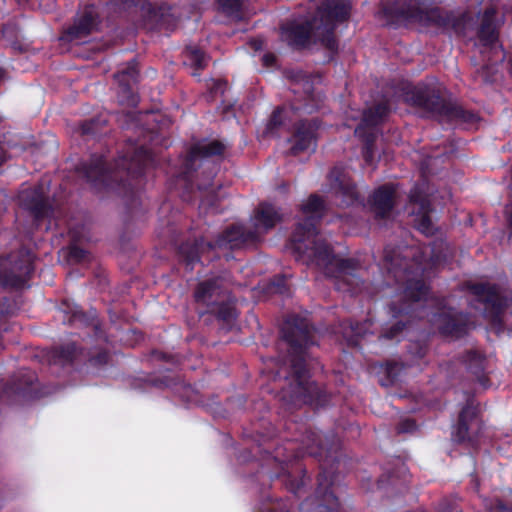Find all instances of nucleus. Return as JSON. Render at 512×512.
<instances>
[{
  "instance_id": "nucleus-6",
  "label": "nucleus",
  "mask_w": 512,
  "mask_h": 512,
  "mask_svg": "<svg viewBox=\"0 0 512 512\" xmlns=\"http://www.w3.org/2000/svg\"><path fill=\"white\" fill-rule=\"evenodd\" d=\"M225 150V144L219 140L201 141L190 147L176 177V184L183 188L182 197L185 201H191L198 191L206 193L201 199L202 205L215 204L217 195L213 190V181L217 168L208 159L214 156L223 157Z\"/></svg>"
},
{
  "instance_id": "nucleus-15",
  "label": "nucleus",
  "mask_w": 512,
  "mask_h": 512,
  "mask_svg": "<svg viewBox=\"0 0 512 512\" xmlns=\"http://www.w3.org/2000/svg\"><path fill=\"white\" fill-rule=\"evenodd\" d=\"M57 313L58 318L64 324L77 328L92 327L95 339L107 342V337L97 319L96 310L86 313L79 306L70 303L68 300H63L57 309Z\"/></svg>"
},
{
  "instance_id": "nucleus-37",
  "label": "nucleus",
  "mask_w": 512,
  "mask_h": 512,
  "mask_svg": "<svg viewBox=\"0 0 512 512\" xmlns=\"http://www.w3.org/2000/svg\"><path fill=\"white\" fill-rule=\"evenodd\" d=\"M151 384H152V386L157 387V388L175 389L177 386H182L183 383H182L180 376H178V375H174V376L165 375V376L155 377V378L151 379Z\"/></svg>"
},
{
  "instance_id": "nucleus-3",
  "label": "nucleus",
  "mask_w": 512,
  "mask_h": 512,
  "mask_svg": "<svg viewBox=\"0 0 512 512\" xmlns=\"http://www.w3.org/2000/svg\"><path fill=\"white\" fill-rule=\"evenodd\" d=\"M153 162L151 149L128 145L113 163L102 154L94 153L81 162L77 171L97 191L115 190L124 199L128 214L133 217L140 203V190L146 168Z\"/></svg>"
},
{
  "instance_id": "nucleus-13",
  "label": "nucleus",
  "mask_w": 512,
  "mask_h": 512,
  "mask_svg": "<svg viewBox=\"0 0 512 512\" xmlns=\"http://www.w3.org/2000/svg\"><path fill=\"white\" fill-rule=\"evenodd\" d=\"M470 292L482 303L483 317L490 325L501 331L504 328V314L508 307V298L500 291L497 284L488 282L473 283L469 286Z\"/></svg>"
},
{
  "instance_id": "nucleus-28",
  "label": "nucleus",
  "mask_w": 512,
  "mask_h": 512,
  "mask_svg": "<svg viewBox=\"0 0 512 512\" xmlns=\"http://www.w3.org/2000/svg\"><path fill=\"white\" fill-rule=\"evenodd\" d=\"M138 75V63L135 59L129 61L123 69L119 70L115 74V79L117 80L122 93L126 95L130 104H135L137 102L136 96L134 95L131 88V82H135L138 78Z\"/></svg>"
},
{
  "instance_id": "nucleus-39",
  "label": "nucleus",
  "mask_w": 512,
  "mask_h": 512,
  "mask_svg": "<svg viewBox=\"0 0 512 512\" xmlns=\"http://www.w3.org/2000/svg\"><path fill=\"white\" fill-rule=\"evenodd\" d=\"M417 430V423L412 418H405L401 420L396 426L398 434L413 433Z\"/></svg>"
},
{
  "instance_id": "nucleus-48",
  "label": "nucleus",
  "mask_w": 512,
  "mask_h": 512,
  "mask_svg": "<svg viewBox=\"0 0 512 512\" xmlns=\"http://www.w3.org/2000/svg\"><path fill=\"white\" fill-rule=\"evenodd\" d=\"M426 351H427L426 347H422V346L419 347L418 352H417L418 357L423 358L426 355Z\"/></svg>"
},
{
  "instance_id": "nucleus-30",
  "label": "nucleus",
  "mask_w": 512,
  "mask_h": 512,
  "mask_svg": "<svg viewBox=\"0 0 512 512\" xmlns=\"http://www.w3.org/2000/svg\"><path fill=\"white\" fill-rule=\"evenodd\" d=\"M254 219L256 227L269 230L281 221V215L274 205L261 202L255 210Z\"/></svg>"
},
{
  "instance_id": "nucleus-42",
  "label": "nucleus",
  "mask_w": 512,
  "mask_h": 512,
  "mask_svg": "<svg viewBox=\"0 0 512 512\" xmlns=\"http://www.w3.org/2000/svg\"><path fill=\"white\" fill-rule=\"evenodd\" d=\"M492 512H512V506L506 505L502 500H497Z\"/></svg>"
},
{
  "instance_id": "nucleus-45",
  "label": "nucleus",
  "mask_w": 512,
  "mask_h": 512,
  "mask_svg": "<svg viewBox=\"0 0 512 512\" xmlns=\"http://www.w3.org/2000/svg\"><path fill=\"white\" fill-rule=\"evenodd\" d=\"M276 61V57L271 54V53H267L263 56V63L265 66H272Z\"/></svg>"
},
{
  "instance_id": "nucleus-18",
  "label": "nucleus",
  "mask_w": 512,
  "mask_h": 512,
  "mask_svg": "<svg viewBox=\"0 0 512 512\" xmlns=\"http://www.w3.org/2000/svg\"><path fill=\"white\" fill-rule=\"evenodd\" d=\"M328 179L334 196L340 200V206L349 207L362 202L356 183L342 168L334 167L330 171Z\"/></svg>"
},
{
  "instance_id": "nucleus-11",
  "label": "nucleus",
  "mask_w": 512,
  "mask_h": 512,
  "mask_svg": "<svg viewBox=\"0 0 512 512\" xmlns=\"http://www.w3.org/2000/svg\"><path fill=\"white\" fill-rule=\"evenodd\" d=\"M390 110L388 101L372 105L363 111L362 119L355 128L354 133L362 142V157L367 165H372L374 162L377 127L384 122Z\"/></svg>"
},
{
  "instance_id": "nucleus-20",
  "label": "nucleus",
  "mask_w": 512,
  "mask_h": 512,
  "mask_svg": "<svg viewBox=\"0 0 512 512\" xmlns=\"http://www.w3.org/2000/svg\"><path fill=\"white\" fill-rule=\"evenodd\" d=\"M313 34L319 39L317 26L313 19L302 23L291 21L281 26L282 38L295 50L307 48Z\"/></svg>"
},
{
  "instance_id": "nucleus-4",
  "label": "nucleus",
  "mask_w": 512,
  "mask_h": 512,
  "mask_svg": "<svg viewBox=\"0 0 512 512\" xmlns=\"http://www.w3.org/2000/svg\"><path fill=\"white\" fill-rule=\"evenodd\" d=\"M281 332L289 346L291 370L295 379V385L284 392L283 398H288V403L294 407L304 404L325 407L330 402V395L323 387L308 380L306 366L307 349L316 344L315 328L306 318L292 314L285 319Z\"/></svg>"
},
{
  "instance_id": "nucleus-29",
  "label": "nucleus",
  "mask_w": 512,
  "mask_h": 512,
  "mask_svg": "<svg viewBox=\"0 0 512 512\" xmlns=\"http://www.w3.org/2000/svg\"><path fill=\"white\" fill-rule=\"evenodd\" d=\"M206 312L213 315L219 322L231 325L237 318L236 300L231 292L225 298L214 303L206 309Z\"/></svg>"
},
{
  "instance_id": "nucleus-10",
  "label": "nucleus",
  "mask_w": 512,
  "mask_h": 512,
  "mask_svg": "<svg viewBox=\"0 0 512 512\" xmlns=\"http://www.w3.org/2000/svg\"><path fill=\"white\" fill-rule=\"evenodd\" d=\"M350 0H322L316 9L313 21L317 26L320 44L332 55L338 53V39L335 30L348 21L351 15Z\"/></svg>"
},
{
  "instance_id": "nucleus-34",
  "label": "nucleus",
  "mask_w": 512,
  "mask_h": 512,
  "mask_svg": "<svg viewBox=\"0 0 512 512\" xmlns=\"http://www.w3.org/2000/svg\"><path fill=\"white\" fill-rule=\"evenodd\" d=\"M288 111L283 106L276 107L272 114L269 117V120L266 125V130L268 133L273 134L277 132L282 126L285 125L287 120Z\"/></svg>"
},
{
  "instance_id": "nucleus-22",
  "label": "nucleus",
  "mask_w": 512,
  "mask_h": 512,
  "mask_svg": "<svg viewBox=\"0 0 512 512\" xmlns=\"http://www.w3.org/2000/svg\"><path fill=\"white\" fill-rule=\"evenodd\" d=\"M230 291L224 286L222 277H212L201 281L194 290V300L197 304L206 306L208 309L214 303L225 298Z\"/></svg>"
},
{
  "instance_id": "nucleus-7",
  "label": "nucleus",
  "mask_w": 512,
  "mask_h": 512,
  "mask_svg": "<svg viewBox=\"0 0 512 512\" xmlns=\"http://www.w3.org/2000/svg\"><path fill=\"white\" fill-rule=\"evenodd\" d=\"M380 12L394 27L416 23L457 30L464 25L463 17L438 7L436 0H381Z\"/></svg>"
},
{
  "instance_id": "nucleus-32",
  "label": "nucleus",
  "mask_w": 512,
  "mask_h": 512,
  "mask_svg": "<svg viewBox=\"0 0 512 512\" xmlns=\"http://www.w3.org/2000/svg\"><path fill=\"white\" fill-rule=\"evenodd\" d=\"M139 0H107L105 1L108 16L111 18L122 17L135 10Z\"/></svg>"
},
{
  "instance_id": "nucleus-35",
  "label": "nucleus",
  "mask_w": 512,
  "mask_h": 512,
  "mask_svg": "<svg viewBox=\"0 0 512 512\" xmlns=\"http://www.w3.org/2000/svg\"><path fill=\"white\" fill-rule=\"evenodd\" d=\"M106 121L101 120L99 117H92L86 119L79 124V132L82 136H96L99 134Z\"/></svg>"
},
{
  "instance_id": "nucleus-46",
  "label": "nucleus",
  "mask_w": 512,
  "mask_h": 512,
  "mask_svg": "<svg viewBox=\"0 0 512 512\" xmlns=\"http://www.w3.org/2000/svg\"><path fill=\"white\" fill-rule=\"evenodd\" d=\"M285 277L284 276H279V277H275L272 284L281 288V287H285Z\"/></svg>"
},
{
  "instance_id": "nucleus-44",
  "label": "nucleus",
  "mask_w": 512,
  "mask_h": 512,
  "mask_svg": "<svg viewBox=\"0 0 512 512\" xmlns=\"http://www.w3.org/2000/svg\"><path fill=\"white\" fill-rule=\"evenodd\" d=\"M508 240L512 242V209L507 211Z\"/></svg>"
},
{
  "instance_id": "nucleus-2",
  "label": "nucleus",
  "mask_w": 512,
  "mask_h": 512,
  "mask_svg": "<svg viewBox=\"0 0 512 512\" xmlns=\"http://www.w3.org/2000/svg\"><path fill=\"white\" fill-rule=\"evenodd\" d=\"M325 209L324 200L317 194H311L301 205L306 217L297 223L293 231V251L298 260L316 266L327 277L335 278L338 290L350 291L359 283L358 262L351 258H340L326 240L317 237V226Z\"/></svg>"
},
{
  "instance_id": "nucleus-9",
  "label": "nucleus",
  "mask_w": 512,
  "mask_h": 512,
  "mask_svg": "<svg viewBox=\"0 0 512 512\" xmlns=\"http://www.w3.org/2000/svg\"><path fill=\"white\" fill-rule=\"evenodd\" d=\"M257 235L255 231L246 230L242 225H231L218 235L215 241H206L203 237L188 239L182 242L177 249L181 262L193 270L195 264L205 257L208 261L219 258L217 250H234L254 242Z\"/></svg>"
},
{
  "instance_id": "nucleus-27",
  "label": "nucleus",
  "mask_w": 512,
  "mask_h": 512,
  "mask_svg": "<svg viewBox=\"0 0 512 512\" xmlns=\"http://www.w3.org/2000/svg\"><path fill=\"white\" fill-rule=\"evenodd\" d=\"M497 11L494 7L484 10L477 37L482 46L492 48L499 40V29L496 23Z\"/></svg>"
},
{
  "instance_id": "nucleus-41",
  "label": "nucleus",
  "mask_w": 512,
  "mask_h": 512,
  "mask_svg": "<svg viewBox=\"0 0 512 512\" xmlns=\"http://www.w3.org/2000/svg\"><path fill=\"white\" fill-rule=\"evenodd\" d=\"M399 367L397 363H387L385 368V373L387 375L388 381L390 383H394L398 379L399 375Z\"/></svg>"
},
{
  "instance_id": "nucleus-49",
  "label": "nucleus",
  "mask_w": 512,
  "mask_h": 512,
  "mask_svg": "<svg viewBox=\"0 0 512 512\" xmlns=\"http://www.w3.org/2000/svg\"><path fill=\"white\" fill-rule=\"evenodd\" d=\"M376 485L379 489L383 488V479L379 478L376 482Z\"/></svg>"
},
{
  "instance_id": "nucleus-14",
  "label": "nucleus",
  "mask_w": 512,
  "mask_h": 512,
  "mask_svg": "<svg viewBox=\"0 0 512 512\" xmlns=\"http://www.w3.org/2000/svg\"><path fill=\"white\" fill-rule=\"evenodd\" d=\"M18 200L20 206L26 210L32 217V230L41 229L45 225V230L49 229L54 209L44 192L42 185L22 189L19 192Z\"/></svg>"
},
{
  "instance_id": "nucleus-25",
  "label": "nucleus",
  "mask_w": 512,
  "mask_h": 512,
  "mask_svg": "<svg viewBox=\"0 0 512 512\" xmlns=\"http://www.w3.org/2000/svg\"><path fill=\"white\" fill-rule=\"evenodd\" d=\"M459 361L483 388L487 389L490 386V379L486 374L487 359L485 354L475 349L465 350L459 356Z\"/></svg>"
},
{
  "instance_id": "nucleus-36",
  "label": "nucleus",
  "mask_w": 512,
  "mask_h": 512,
  "mask_svg": "<svg viewBox=\"0 0 512 512\" xmlns=\"http://www.w3.org/2000/svg\"><path fill=\"white\" fill-rule=\"evenodd\" d=\"M246 0H217L220 10L232 17H240Z\"/></svg>"
},
{
  "instance_id": "nucleus-21",
  "label": "nucleus",
  "mask_w": 512,
  "mask_h": 512,
  "mask_svg": "<svg viewBox=\"0 0 512 512\" xmlns=\"http://www.w3.org/2000/svg\"><path fill=\"white\" fill-rule=\"evenodd\" d=\"M100 24L101 19L95 5H87L75 16L73 24L66 29V38L70 41L82 40L97 31Z\"/></svg>"
},
{
  "instance_id": "nucleus-38",
  "label": "nucleus",
  "mask_w": 512,
  "mask_h": 512,
  "mask_svg": "<svg viewBox=\"0 0 512 512\" xmlns=\"http://www.w3.org/2000/svg\"><path fill=\"white\" fill-rule=\"evenodd\" d=\"M110 353L107 349H99L88 357V362L94 367H102L108 363Z\"/></svg>"
},
{
  "instance_id": "nucleus-17",
  "label": "nucleus",
  "mask_w": 512,
  "mask_h": 512,
  "mask_svg": "<svg viewBox=\"0 0 512 512\" xmlns=\"http://www.w3.org/2000/svg\"><path fill=\"white\" fill-rule=\"evenodd\" d=\"M436 324L442 336L457 340L468 334L472 321L468 313L449 308L436 315Z\"/></svg>"
},
{
  "instance_id": "nucleus-5",
  "label": "nucleus",
  "mask_w": 512,
  "mask_h": 512,
  "mask_svg": "<svg viewBox=\"0 0 512 512\" xmlns=\"http://www.w3.org/2000/svg\"><path fill=\"white\" fill-rule=\"evenodd\" d=\"M384 267L387 270L388 277H391L397 285L403 287L405 301L401 304L392 302L389 305L390 313L394 318H404L409 315L411 304L419 302L428 293L422 274L423 267L412 248L405 247L384 248L383 257ZM409 320L400 319L390 327L383 329L379 339L399 342L400 338L407 328Z\"/></svg>"
},
{
  "instance_id": "nucleus-43",
  "label": "nucleus",
  "mask_w": 512,
  "mask_h": 512,
  "mask_svg": "<svg viewBox=\"0 0 512 512\" xmlns=\"http://www.w3.org/2000/svg\"><path fill=\"white\" fill-rule=\"evenodd\" d=\"M152 355L155 359L161 360V361H166V362L172 361V359H173L172 356H170L164 352H161V351H153Z\"/></svg>"
},
{
  "instance_id": "nucleus-50",
  "label": "nucleus",
  "mask_w": 512,
  "mask_h": 512,
  "mask_svg": "<svg viewBox=\"0 0 512 512\" xmlns=\"http://www.w3.org/2000/svg\"><path fill=\"white\" fill-rule=\"evenodd\" d=\"M18 2H28L29 0H17Z\"/></svg>"
},
{
  "instance_id": "nucleus-31",
  "label": "nucleus",
  "mask_w": 512,
  "mask_h": 512,
  "mask_svg": "<svg viewBox=\"0 0 512 512\" xmlns=\"http://www.w3.org/2000/svg\"><path fill=\"white\" fill-rule=\"evenodd\" d=\"M80 347L76 343H68L54 348L49 354V361L53 364L70 365L77 359Z\"/></svg>"
},
{
  "instance_id": "nucleus-19",
  "label": "nucleus",
  "mask_w": 512,
  "mask_h": 512,
  "mask_svg": "<svg viewBox=\"0 0 512 512\" xmlns=\"http://www.w3.org/2000/svg\"><path fill=\"white\" fill-rule=\"evenodd\" d=\"M409 202L413 205L412 214L415 216L414 222L417 230L427 236L433 235L435 228L430 216L433 207L428 196L415 186L409 193Z\"/></svg>"
},
{
  "instance_id": "nucleus-8",
  "label": "nucleus",
  "mask_w": 512,
  "mask_h": 512,
  "mask_svg": "<svg viewBox=\"0 0 512 512\" xmlns=\"http://www.w3.org/2000/svg\"><path fill=\"white\" fill-rule=\"evenodd\" d=\"M404 103L421 111L422 117L441 123L475 124L480 118L443 95L442 88L420 82L402 89Z\"/></svg>"
},
{
  "instance_id": "nucleus-12",
  "label": "nucleus",
  "mask_w": 512,
  "mask_h": 512,
  "mask_svg": "<svg viewBox=\"0 0 512 512\" xmlns=\"http://www.w3.org/2000/svg\"><path fill=\"white\" fill-rule=\"evenodd\" d=\"M34 272L33 255L20 249L9 253L0 261V287L21 289Z\"/></svg>"
},
{
  "instance_id": "nucleus-16",
  "label": "nucleus",
  "mask_w": 512,
  "mask_h": 512,
  "mask_svg": "<svg viewBox=\"0 0 512 512\" xmlns=\"http://www.w3.org/2000/svg\"><path fill=\"white\" fill-rule=\"evenodd\" d=\"M322 125L319 118L301 119L294 123L289 142L292 146L289 154L297 156L312 148L315 151L317 147V133Z\"/></svg>"
},
{
  "instance_id": "nucleus-23",
  "label": "nucleus",
  "mask_w": 512,
  "mask_h": 512,
  "mask_svg": "<svg viewBox=\"0 0 512 512\" xmlns=\"http://www.w3.org/2000/svg\"><path fill=\"white\" fill-rule=\"evenodd\" d=\"M178 24V18L172 13L169 5H149L145 16V25L153 31L167 32L174 31Z\"/></svg>"
},
{
  "instance_id": "nucleus-47",
  "label": "nucleus",
  "mask_w": 512,
  "mask_h": 512,
  "mask_svg": "<svg viewBox=\"0 0 512 512\" xmlns=\"http://www.w3.org/2000/svg\"><path fill=\"white\" fill-rule=\"evenodd\" d=\"M361 486H362V488H363V489H365L366 491H370V490H372V486H373V484H372L371 479H370V478H368L367 480L362 479Z\"/></svg>"
},
{
  "instance_id": "nucleus-26",
  "label": "nucleus",
  "mask_w": 512,
  "mask_h": 512,
  "mask_svg": "<svg viewBox=\"0 0 512 512\" xmlns=\"http://www.w3.org/2000/svg\"><path fill=\"white\" fill-rule=\"evenodd\" d=\"M478 408L472 398H468L458 415L457 424L452 431V439L461 444L471 442L470 423L476 419Z\"/></svg>"
},
{
  "instance_id": "nucleus-24",
  "label": "nucleus",
  "mask_w": 512,
  "mask_h": 512,
  "mask_svg": "<svg viewBox=\"0 0 512 512\" xmlns=\"http://www.w3.org/2000/svg\"><path fill=\"white\" fill-rule=\"evenodd\" d=\"M396 189L393 184H384L374 190L369 197V204L375 217L385 219L389 217L394 206Z\"/></svg>"
},
{
  "instance_id": "nucleus-33",
  "label": "nucleus",
  "mask_w": 512,
  "mask_h": 512,
  "mask_svg": "<svg viewBox=\"0 0 512 512\" xmlns=\"http://www.w3.org/2000/svg\"><path fill=\"white\" fill-rule=\"evenodd\" d=\"M186 62L196 71H202L207 66L208 58L204 51L196 46L185 48Z\"/></svg>"
},
{
  "instance_id": "nucleus-40",
  "label": "nucleus",
  "mask_w": 512,
  "mask_h": 512,
  "mask_svg": "<svg viewBox=\"0 0 512 512\" xmlns=\"http://www.w3.org/2000/svg\"><path fill=\"white\" fill-rule=\"evenodd\" d=\"M68 256L70 260L80 263L86 259L87 251L77 245H71L69 247Z\"/></svg>"
},
{
  "instance_id": "nucleus-1",
  "label": "nucleus",
  "mask_w": 512,
  "mask_h": 512,
  "mask_svg": "<svg viewBox=\"0 0 512 512\" xmlns=\"http://www.w3.org/2000/svg\"><path fill=\"white\" fill-rule=\"evenodd\" d=\"M281 453V448L276 447L271 453L272 458L279 462L280 473L271 475L270 478L283 477L286 489L297 497L306 484L307 471L298 463L300 458L306 455L315 458L319 462L320 472L317 476L315 490V505L317 512H340V501L335 494V483L338 478L336 473L340 461V444L334 434L305 429L300 439L287 440ZM270 454V452H268ZM260 512H292L288 500L275 499L265 504Z\"/></svg>"
}]
</instances>
